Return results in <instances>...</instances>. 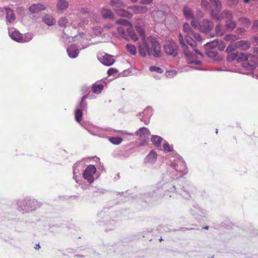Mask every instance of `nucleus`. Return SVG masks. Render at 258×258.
Segmentation results:
<instances>
[{"label": "nucleus", "mask_w": 258, "mask_h": 258, "mask_svg": "<svg viewBox=\"0 0 258 258\" xmlns=\"http://www.w3.org/2000/svg\"><path fill=\"white\" fill-rule=\"evenodd\" d=\"M104 86L101 84L95 83L93 85L92 89L94 94H100L103 89Z\"/></svg>", "instance_id": "72a5a7b5"}, {"label": "nucleus", "mask_w": 258, "mask_h": 258, "mask_svg": "<svg viewBox=\"0 0 258 258\" xmlns=\"http://www.w3.org/2000/svg\"><path fill=\"white\" fill-rule=\"evenodd\" d=\"M170 166L174 169V171L169 170L172 174L173 173L177 174V172H183L186 170V164L182 157L178 156L176 162H171Z\"/></svg>", "instance_id": "0eeeda50"}, {"label": "nucleus", "mask_w": 258, "mask_h": 258, "mask_svg": "<svg viewBox=\"0 0 258 258\" xmlns=\"http://www.w3.org/2000/svg\"><path fill=\"white\" fill-rule=\"evenodd\" d=\"M136 134L141 138H148L150 134V132L148 128L142 127L137 130Z\"/></svg>", "instance_id": "393cba45"}, {"label": "nucleus", "mask_w": 258, "mask_h": 258, "mask_svg": "<svg viewBox=\"0 0 258 258\" xmlns=\"http://www.w3.org/2000/svg\"><path fill=\"white\" fill-rule=\"evenodd\" d=\"M117 73V70L114 68H110L107 71L108 76L113 75Z\"/></svg>", "instance_id": "13d9d810"}, {"label": "nucleus", "mask_w": 258, "mask_h": 258, "mask_svg": "<svg viewBox=\"0 0 258 258\" xmlns=\"http://www.w3.org/2000/svg\"><path fill=\"white\" fill-rule=\"evenodd\" d=\"M92 95H89V94L84 95L82 97L81 100L79 103V104L77 106L76 108H80L81 110L85 111L87 110V103L86 101V99L92 98L91 97Z\"/></svg>", "instance_id": "5701e85b"}, {"label": "nucleus", "mask_w": 258, "mask_h": 258, "mask_svg": "<svg viewBox=\"0 0 258 258\" xmlns=\"http://www.w3.org/2000/svg\"><path fill=\"white\" fill-rule=\"evenodd\" d=\"M96 172V168L95 166L90 165L88 166L83 173V177L90 183L94 181V175Z\"/></svg>", "instance_id": "9b49d317"}, {"label": "nucleus", "mask_w": 258, "mask_h": 258, "mask_svg": "<svg viewBox=\"0 0 258 258\" xmlns=\"http://www.w3.org/2000/svg\"><path fill=\"white\" fill-rule=\"evenodd\" d=\"M83 110L79 108H76L75 110V119L78 122H80L82 117Z\"/></svg>", "instance_id": "e433bc0d"}, {"label": "nucleus", "mask_w": 258, "mask_h": 258, "mask_svg": "<svg viewBox=\"0 0 258 258\" xmlns=\"http://www.w3.org/2000/svg\"><path fill=\"white\" fill-rule=\"evenodd\" d=\"M116 13L120 16L126 17L128 15V12L123 9H117L116 11Z\"/></svg>", "instance_id": "09e8293b"}, {"label": "nucleus", "mask_w": 258, "mask_h": 258, "mask_svg": "<svg viewBox=\"0 0 258 258\" xmlns=\"http://www.w3.org/2000/svg\"><path fill=\"white\" fill-rule=\"evenodd\" d=\"M42 21L45 24L49 26H53L56 23L55 19L52 16L48 14H46L43 17Z\"/></svg>", "instance_id": "cd10ccee"}, {"label": "nucleus", "mask_w": 258, "mask_h": 258, "mask_svg": "<svg viewBox=\"0 0 258 258\" xmlns=\"http://www.w3.org/2000/svg\"><path fill=\"white\" fill-rule=\"evenodd\" d=\"M235 46L237 49L241 51H245L248 49L250 47V42L246 40H240L235 42Z\"/></svg>", "instance_id": "a211bd4d"}, {"label": "nucleus", "mask_w": 258, "mask_h": 258, "mask_svg": "<svg viewBox=\"0 0 258 258\" xmlns=\"http://www.w3.org/2000/svg\"><path fill=\"white\" fill-rule=\"evenodd\" d=\"M237 48L235 46V42L231 43L227 47L226 52L228 53H233Z\"/></svg>", "instance_id": "79ce46f5"}, {"label": "nucleus", "mask_w": 258, "mask_h": 258, "mask_svg": "<svg viewBox=\"0 0 258 258\" xmlns=\"http://www.w3.org/2000/svg\"><path fill=\"white\" fill-rule=\"evenodd\" d=\"M226 26L227 29L233 30L236 27V23L232 19L227 20L226 21Z\"/></svg>", "instance_id": "c9c22d12"}, {"label": "nucleus", "mask_w": 258, "mask_h": 258, "mask_svg": "<svg viewBox=\"0 0 258 258\" xmlns=\"http://www.w3.org/2000/svg\"><path fill=\"white\" fill-rule=\"evenodd\" d=\"M101 13L102 17L105 19H112L114 16L112 12L107 9H103Z\"/></svg>", "instance_id": "c756f323"}, {"label": "nucleus", "mask_w": 258, "mask_h": 258, "mask_svg": "<svg viewBox=\"0 0 258 258\" xmlns=\"http://www.w3.org/2000/svg\"><path fill=\"white\" fill-rule=\"evenodd\" d=\"M106 190L102 188L98 189L96 191H94V194L96 195L104 194L106 193Z\"/></svg>", "instance_id": "052dcab7"}, {"label": "nucleus", "mask_w": 258, "mask_h": 258, "mask_svg": "<svg viewBox=\"0 0 258 258\" xmlns=\"http://www.w3.org/2000/svg\"><path fill=\"white\" fill-rule=\"evenodd\" d=\"M157 157V154L156 152L152 150L146 157L144 160L145 163L153 164L156 161Z\"/></svg>", "instance_id": "aec40b11"}, {"label": "nucleus", "mask_w": 258, "mask_h": 258, "mask_svg": "<svg viewBox=\"0 0 258 258\" xmlns=\"http://www.w3.org/2000/svg\"><path fill=\"white\" fill-rule=\"evenodd\" d=\"M235 38V36L233 35H226L224 36V39L226 41H234Z\"/></svg>", "instance_id": "6e6d98bb"}, {"label": "nucleus", "mask_w": 258, "mask_h": 258, "mask_svg": "<svg viewBox=\"0 0 258 258\" xmlns=\"http://www.w3.org/2000/svg\"><path fill=\"white\" fill-rule=\"evenodd\" d=\"M85 128L89 133L94 136H97L99 137H104L107 135L106 133L107 132L106 129L100 128L97 127L93 128L85 127Z\"/></svg>", "instance_id": "dca6fc26"}, {"label": "nucleus", "mask_w": 258, "mask_h": 258, "mask_svg": "<svg viewBox=\"0 0 258 258\" xmlns=\"http://www.w3.org/2000/svg\"><path fill=\"white\" fill-rule=\"evenodd\" d=\"M237 52H233L228 53L227 56V60L228 61H232L235 59H237Z\"/></svg>", "instance_id": "a19ab883"}, {"label": "nucleus", "mask_w": 258, "mask_h": 258, "mask_svg": "<svg viewBox=\"0 0 258 258\" xmlns=\"http://www.w3.org/2000/svg\"><path fill=\"white\" fill-rule=\"evenodd\" d=\"M88 23V20L87 19H84L83 21V25H86Z\"/></svg>", "instance_id": "774afa93"}, {"label": "nucleus", "mask_w": 258, "mask_h": 258, "mask_svg": "<svg viewBox=\"0 0 258 258\" xmlns=\"http://www.w3.org/2000/svg\"><path fill=\"white\" fill-rule=\"evenodd\" d=\"M6 20L7 23H11L16 19L13 10L10 8H6Z\"/></svg>", "instance_id": "a878e982"}, {"label": "nucleus", "mask_w": 258, "mask_h": 258, "mask_svg": "<svg viewBox=\"0 0 258 258\" xmlns=\"http://www.w3.org/2000/svg\"><path fill=\"white\" fill-rule=\"evenodd\" d=\"M217 47H218V49L220 51H223L225 49L226 45L224 44L223 41H221L219 42V41H218V45Z\"/></svg>", "instance_id": "5fc2aeb1"}, {"label": "nucleus", "mask_w": 258, "mask_h": 258, "mask_svg": "<svg viewBox=\"0 0 258 258\" xmlns=\"http://www.w3.org/2000/svg\"><path fill=\"white\" fill-rule=\"evenodd\" d=\"M116 23L121 25L117 28V31L118 34L122 38L127 41L130 39L134 41L138 40L137 35L134 31L132 25L128 21L120 18L116 21Z\"/></svg>", "instance_id": "20e7f679"}, {"label": "nucleus", "mask_w": 258, "mask_h": 258, "mask_svg": "<svg viewBox=\"0 0 258 258\" xmlns=\"http://www.w3.org/2000/svg\"><path fill=\"white\" fill-rule=\"evenodd\" d=\"M179 194L187 199L188 198V197H190V195L189 194V192L185 191L184 189H183L182 191H180V192H179Z\"/></svg>", "instance_id": "bf43d9fd"}, {"label": "nucleus", "mask_w": 258, "mask_h": 258, "mask_svg": "<svg viewBox=\"0 0 258 258\" xmlns=\"http://www.w3.org/2000/svg\"><path fill=\"white\" fill-rule=\"evenodd\" d=\"M100 61L105 66H110L114 63L115 59L113 56L105 53L104 55L98 57Z\"/></svg>", "instance_id": "f3484780"}, {"label": "nucleus", "mask_w": 258, "mask_h": 258, "mask_svg": "<svg viewBox=\"0 0 258 258\" xmlns=\"http://www.w3.org/2000/svg\"><path fill=\"white\" fill-rule=\"evenodd\" d=\"M252 41L253 43H258V34H255L252 36Z\"/></svg>", "instance_id": "e2e57ef3"}, {"label": "nucleus", "mask_w": 258, "mask_h": 258, "mask_svg": "<svg viewBox=\"0 0 258 258\" xmlns=\"http://www.w3.org/2000/svg\"><path fill=\"white\" fill-rule=\"evenodd\" d=\"M191 25L196 30H198L205 33L211 31L214 27L213 22L208 19H204L199 22L196 19H194L191 22Z\"/></svg>", "instance_id": "423d86ee"}, {"label": "nucleus", "mask_w": 258, "mask_h": 258, "mask_svg": "<svg viewBox=\"0 0 258 258\" xmlns=\"http://www.w3.org/2000/svg\"><path fill=\"white\" fill-rule=\"evenodd\" d=\"M218 45V40H214L210 42H207L204 45V49L205 50H211L216 49Z\"/></svg>", "instance_id": "7c9ffc66"}, {"label": "nucleus", "mask_w": 258, "mask_h": 258, "mask_svg": "<svg viewBox=\"0 0 258 258\" xmlns=\"http://www.w3.org/2000/svg\"><path fill=\"white\" fill-rule=\"evenodd\" d=\"M88 45H84L81 42L71 45L67 49L68 54L72 58H76L79 55L80 50L85 48Z\"/></svg>", "instance_id": "1a4fd4ad"}, {"label": "nucleus", "mask_w": 258, "mask_h": 258, "mask_svg": "<svg viewBox=\"0 0 258 258\" xmlns=\"http://www.w3.org/2000/svg\"><path fill=\"white\" fill-rule=\"evenodd\" d=\"M109 140L113 144L119 145L122 142V139L120 137H111L109 138Z\"/></svg>", "instance_id": "ea45409f"}, {"label": "nucleus", "mask_w": 258, "mask_h": 258, "mask_svg": "<svg viewBox=\"0 0 258 258\" xmlns=\"http://www.w3.org/2000/svg\"><path fill=\"white\" fill-rule=\"evenodd\" d=\"M34 248L36 249H38L39 248H40V245L39 243L36 244Z\"/></svg>", "instance_id": "338daca9"}, {"label": "nucleus", "mask_w": 258, "mask_h": 258, "mask_svg": "<svg viewBox=\"0 0 258 258\" xmlns=\"http://www.w3.org/2000/svg\"><path fill=\"white\" fill-rule=\"evenodd\" d=\"M181 177V175H177L173 173L172 174L169 170H167L166 173L163 175L160 183L161 184V188L163 191V193L161 194V197L168 199L172 197V193L177 192L176 190L174 181Z\"/></svg>", "instance_id": "7ed1b4c3"}, {"label": "nucleus", "mask_w": 258, "mask_h": 258, "mask_svg": "<svg viewBox=\"0 0 258 258\" xmlns=\"http://www.w3.org/2000/svg\"><path fill=\"white\" fill-rule=\"evenodd\" d=\"M164 151L165 152H170L172 150L173 147L170 146L167 142L164 141V143L163 145Z\"/></svg>", "instance_id": "a18cd8bd"}, {"label": "nucleus", "mask_w": 258, "mask_h": 258, "mask_svg": "<svg viewBox=\"0 0 258 258\" xmlns=\"http://www.w3.org/2000/svg\"><path fill=\"white\" fill-rule=\"evenodd\" d=\"M33 35L30 33H27L24 35H22L21 43L27 42L32 40Z\"/></svg>", "instance_id": "58836bf2"}, {"label": "nucleus", "mask_w": 258, "mask_h": 258, "mask_svg": "<svg viewBox=\"0 0 258 258\" xmlns=\"http://www.w3.org/2000/svg\"><path fill=\"white\" fill-rule=\"evenodd\" d=\"M68 23V20L66 17H62L58 21V24L61 27H65Z\"/></svg>", "instance_id": "49530a36"}, {"label": "nucleus", "mask_w": 258, "mask_h": 258, "mask_svg": "<svg viewBox=\"0 0 258 258\" xmlns=\"http://www.w3.org/2000/svg\"><path fill=\"white\" fill-rule=\"evenodd\" d=\"M252 29L254 32L258 31V20H255L253 22L252 26Z\"/></svg>", "instance_id": "4d7b16f0"}, {"label": "nucleus", "mask_w": 258, "mask_h": 258, "mask_svg": "<svg viewBox=\"0 0 258 258\" xmlns=\"http://www.w3.org/2000/svg\"><path fill=\"white\" fill-rule=\"evenodd\" d=\"M183 13L187 19H194L193 12L191 9L188 7H185L183 10Z\"/></svg>", "instance_id": "2f4dec72"}, {"label": "nucleus", "mask_w": 258, "mask_h": 258, "mask_svg": "<svg viewBox=\"0 0 258 258\" xmlns=\"http://www.w3.org/2000/svg\"><path fill=\"white\" fill-rule=\"evenodd\" d=\"M190 213L192 216L198 219L199 217H206V211L200 208L198 205H194L189 210Z\"/></svg>", "instance_id": "f8f14e48"}, {"label": "nucleus", "mask_w": 258, "mask_h": 258, "mask_svg": "<svg viewBox=\"0 0 258 258\" xmlns=\"http://www.w3.org/2000/svg\"><path fill=\"white\" fill-rule=\"evenodd\" d=\"M153 0H141L140 3L142 5H149Z\"/></svg>", "instance_id": "680f3d73"}, {"label": "nucleus", "mask_w": 258, "mask_h": 258, "mask_svg": "<svg viewBox=\"0 0 258 258\" xmlns=\"http://www.w3.org/2000/svg\"><path fill=\"white\" fill-rule=\"evenodd\" d=\"M221 15L223 18L227 20L233 19L232 13L229 10L223 11L221 13Z\"/></svg>", "instance_id": "4c0bfd02"}, {"label": "nucleus", "mask_w": 258, "mask_h": 258, "mask_svg": "<svg viewBox=\"0 0 258 258\" xmlns=\"http://www.w3.org/2000/svg\"><path fill=\"white\" fill-rule=\"evenodd\" d=\"M149 70L151 72H156L159 74H162L163 73V70L161 68L156 66H151L149 68Z\"/></svg>", "instance_id": "c03bdc74"}, {"label": "nucleus", "mask_w": 258, "mask_h": 258, "mask_svg": "<svg viewBox=\"0 0 258 258\" xmlns=\"http://www.w3.org/2000/svg\"><path fill=\"white\" fill-rule=\"evenodd\" d=\"M253 55L255 58L258 57V47H255L253 48Z\"/></svg>", "instance_id": "69168bd1"}, {"label": "nucleus", "mask_w": 258, "mask_h": 258, "mask_svg": "<svg viewBox=\"0 0 258 258\" xmlns=\"http://www.w3.org/2000/svg\"><path fill=\"white\" fill-rule=\"evenodd\" d=\"M9 36L12 39L21 43L22 38V34L15 28H12L9 29Z\"/></svg>", "instance_id": "6ab92c4d"}, {"label": "nucleus", "mask_w": 258, "mask_h": 258, "mask_svg": "<svg viewBox=\"0 0 258 258\" xmlns=\"http://www.w3.org/2000/svg\"><path fill=\"white\" fill-rule=\"evenodd\" d=\"M177 74V71L175 70L167 71L165 73V75L168 78H172Z\"/></svg>", "instance_id": "de8ad7c7"}, {"label": "nucleus", "mask_w": 258, "mask_h": 258, "mask_svg": "<svg viewBox=\"0 0 258 258\" xmlns=\"http://www.w3.org/2000/svg\"><path fill=\"white\" fill-rule=\"evenodd\" d=\"M201 6L203 8L207 10L209 8V4L208 2L206 0H202Z\"/></svg>", "instance_id": "864d4df0"}, {"label": "nucleus", "mask_w": 258, "mask_h": 258, "mask_svg": "<svg viewBox=\"0 0 258 258\" xmlns=\"http://www.w3.org/2000/svg\"><path fill=\"white\" fill-rule=\"evenodd\" d=\"M239 0H227V5L231 7H234L238 4Z\"/></svg>", "instance_id": "3c124183"}, {"label": "nucleus", "mask_w": 258, "mask_h": 258, "mask_svg": "<svg viewBox=\"0 0 258 258\" xmlns=\"http://www.w3.org/2000/svg\"><path fill=\"white\" fill-rule=\"evenodd\" d=\"M257 66V58H255L254 56L252 59L250 60H246L242 63V67L247 71H253Z\"/></svg>", "instance_id": "2eb2a0df"}, {"label": "nucleus", "mask_w": 258, "mask_h": 258, "mask_svg": "<svg viewBox=\"0 0 258 258\" xmlns=\"http://www.w3.org/2000/svg\"><path fill=\"white\" fill-rule=\"evenodd\" d=\"M165 53L168 55L176 56L178 52V46L172 40L167 41L163 47Z\"/></svg>", "instance_id": "6e6552de"}, {"label": "nucleus", "mask_w": 258, "mask_h": 258, "mask_svg": "<svg viewBox=\"0 0 258 258\" xmlns=\"http://www.w3.org/2000/svg\"><path fill=\"white\" fill-rule=\"evenodd\" d=\"M162 140L163 139L158 136L153 135L151 137L152 142L157 147H161Z\"/></svg>", "instance_id": "473e14b6"}, {"label": "nucleus", "mask_w": 258, "mask_h": 258, "mask_svg": "<svg viewBox=\"0 0 258 258\" xmlns=\"http://www.w3.org/2000/svg\"><path fill=\"white\" fill-rule=\"evenodd\" d=\"M143 114V115L140 118L141 121H143L145 124H148L150 122V118L153 114L152 109L151 107H147L142 112H140L139 115Z\"/></svg>", "instance_id": "4468645a"}, {"label": "nucleus", "mask_w": 258, "mask_h": 258, "mask_svg": "<svg viewBox=\"0 0 258 258\" xmlns=\"http://www.w3.org/2000/svg\"><path fill=\"white\" fill-rule=\"evenodd\" d=\"M191 35L192 36V37L195 39L196 41L198 42H200L202 41V37L199 33L193 31L192 32Z\"/></svg>", "instance_id": "8fccbe9b"}, {"label": "nucleus", "mask_w": 258, "mask_h": 258, "mask_svg": "<svg viewBox=\"0 0 258 258\" xmlns=\"http://www.w3.org/2000/svg\"><path fill=\"white\" fill-rule=\"evenodd\" d=\"M80 164V162H77L76 164H74V165L73 166V173H74V176L78 172H79V167Z\"/></svg>", "instance_id": "603ef678"}, {"label": "nucleus", "mask_w": 258, "mask_h": 258, "mask_svg": "<svg viewBox=\"0 0 258 258\" xmlns=\"http://www.w3.org/2000/svg\"><path fill=\"white\" fill-rule=\"evenodd\" d=\"M238 20L242 25H243L245 27H247V26H249L250 24V21L249 20V19H248L246 18H245V17L240 18Z\"/></svg>", "instance_id": "37998d69"}, {"label": "nucleus", "mask_w": 258, "mask_h": 258, "mask_svg": "<svg viewBox=\"0 0 258 258\" xmlns=\"http://www.w3.org/2000/svg\"><path fill=\"white\" fill-rule=\"evenodd\" d=\"M131 9L135 14H145L147 13L148 8L146 6H134L132 7Z\"/></svg>", "instance_id": "bb28decb"}, {"label": "nucleus", "mask_w": 258, "mask_h": 258, "mask_svg": "<svg viewBox=\"0 0 258 258\" xmlns=\"http://www.w3.org/2000/svg\"><path fill=\"white\" fill-rule=\"evenodd\" d=\"M115 213L107 208H104L98 214L100 218L99 222L106 223L110 222V220L114 217Z\"/></svg>", "instance_id": "9d476101"}, {"label": "nucleus", "mask_w": 258, "mask_h": 258, "mask_svg": "<svg viewBox=\"0 0 258 258\" xmlns=\"http://www.w3.org/2000/svg\"><path fill=\"white\" fill-rule=\"evenodd\" d=\"M136 30L142 38V41L138 43L139 51L141 55L145 57L147 55H153L155 57L162 55L161 45L156 39L151 36L146 39L145 32L141 26L136 27Z\"/></svg>", "instance_id": "f03ea898"}, {"label": "nucleus", "mask_w": 258, "mask_h": 258, "mask_svg": "<svg viewBox=\"0 0 258 258\" xmlns=\"http://www.w3.org/2000/svg\"><path fill=\"white\" fill-rule=\"evenodd\" d=\"M69 7V3L65 0H58L56 4V10L59 13H62Z\"/></svg>", "instance_id": "4be33fe9"}, {"label": "nucleus", "mask_w": 258, "mask_h": 258, "mask_svg": "<svg viewBox=\"0 0 258 258\" xmlns=\"http://www.w3.org/2000/svg\"><path fill=\"white\" fill-rule=\"evenodd\" d=\"M253 54L251 53L246 54L243 52L238 53L237 61H245L246 60H250L253 58Z\"/></svg>", "instance_id": "b1692460"}, {"label": "nucleus", "mask_w": 258, "mask_h": 258, "mask_svg": "<svg viewBox=\"0 0 258 258\" xmlns=\"http://www.w3.org/2000/svg\"><path fill=\"white\" fill-rule=\"evenodd\" d=\"M210 2L215 9V11L214 10L211 11V16L213 18L218 20L219 17L218 13L221 10V3L219 0H210Z\"/></svg>", "instance_id": "ddd939ff"}, {"label": "nucleus", "mask_w": 258, "mask_h": 258, "mask_svg": "<svg viewBox=\"0 0 258 258\" xmlns=\"http://www.w3.org/2000/svg\"><path fill=\"white\" fill-rule=\"evenodd\" d=\"M126 49L129 53L133 55H135L137 54V49L134 45L127 44L126 45Z\"/></svg>", "instance_id": "f704fd0d"}, {"label": "nucleus", "mask_w": 258, "mask_h": 258, "mask_svg": "<svg viewBox=\"0 0 258 258\" xmlns=\"http://www.w3.org/2000/svg\"><path fill=\"white\" fill-rule=\"evenodd\" d=\"M90 12L89 8H82L81 10V13L82 14H85L88 13Z\"/></svg>", "instance_id": "0e129e2a"}, {"label": "nucleus", "mask_w": 258, "mask_h": 258, "mask_svg": "<svg viewBox=\"0 0 258 258\" xmlns=\"http://www.w3.org/2000/svg\"><path fill=\"white\" fill-rule=\"evenodd\" d=\"M46 7L44 5L41 3L37 4H33L29 8V11L31 13H39L42 10H45Z\"/></svg>", "instance_id": "412c9836"}, {"label": "nucleus", "mask_w": 258, "mask_h": 258, "mask_svg": "<svg viewBox=\"0 0 258 258\" xmlns=\"http://www.w3.org/2000/svg\"><path fill=\"white\" fill-rule=\"evenodd\" d=\"M16 205L17 210L23 213L32 212L41 206V204L37 200L29 197L17 201Z\"/></svg>", "instance_id": "39448f33"}, {"label": "nucleus", "mask_w": 258, "mask_h": 258, "mask_svg": "<svg viewBox=\"0 0 258 258\" xmlns=\"http://www.w3.org/2000/svg\"><path fill=\"white\" fill-rule=\"evenodd\" d=\"M183 31L187 33L184 37L181 34L178 35V41L181 49L188 61V63L191 64L200 65L202 61L197 60V54L203 56V55L195 48L197 47V43L189 35L191 34L193 30L190 28L188 23L184 24L183 26Z\"/></svg>", "instance_id": "f257e3e1"}, {"label": "nucleus", "mask_w": 258, "mask_h": 258, "mask_svg": "<svg viewBox=\"0 0 258 258\" xmlns=\"http://www.w3.org/2000/svg\"><path fill=\"white\" fill-rule=\"evenodd\" d=\"M206 55L210 58H213L215 60H220V56L218 55V51L216 49L211 50H205Z\"/></svg>", "instance_id": "c85d7f7f"}]
</instances>
